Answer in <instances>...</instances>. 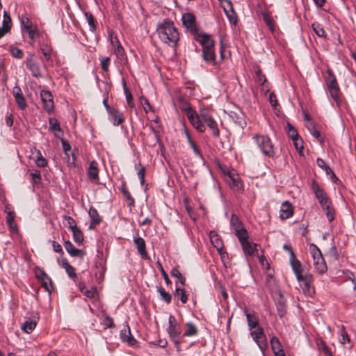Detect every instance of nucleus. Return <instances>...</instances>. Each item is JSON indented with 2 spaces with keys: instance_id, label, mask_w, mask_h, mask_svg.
<instances>
[{
  "instance_id": "32",
  "label": "nucleus",
  "mask_w": 356,
  "mask_h": 356,
  "mask_svg": "<svg viewBox=\"0 0 356 356\" xmlns=\"http://www.w3.org/2000/svg\"><path fill=\"white\" fill-rule=\"evenodd\" d=\"M245 316H246L249 330H252V329H254V327L259 326L258 318L255 316V314H249L245 312Z\"/></svg>"
},
{
  "instance_id": "48",
  "label": "nucleus",
  "mask_w": 356,
  "mask_h": 356,
  "mask_svg": "<svg viewBox=\"0 0 356 356\" xmlns=\"http://www.w3.org/2000/svg\"><path fill=\"white\" fill-rule=\"evenodd\" d=\"M49 129L54 131H60V124L58 120L55 118H49Z\"/></svg>"
},
{
  "instance_id": "12",
  "label": "nucleus",
  "mask_w": 356,
  "mask_h": 356,
  "mask_svg": "<svg viewBox=\"0 0 356 356\" xmlns=\"http://www.w3.org/2000/svg\"><path fill=\"white\" fill-rule=\"evenodd\" d=\"M40 97L43 104L44 110L50 113L54 107L53 95L49 90H42L40 91Z\"/></svg>"
},
{
  "instance_id": "9",
  "label": "nucleus",
  "mask_w": 356,
  "mask_h": 356,
  "mask_svg": "<svg viewBox=\"0 0 356 356\" xmlns=\"http://www.w3.org/2000/svg\"><path fill=\"white\" fill-rule=\"evenodd\" d=\"M182 24L188 31H190L194 36L198 33V28L196 24V17L191 13H186L182 15Z\"/></svg>"
},
{
  "instance_id": "62",
  "label": "nucleus",
  "mask_w": 356,
  "mask_h": 356,
  "mask_svg": "<svg viewBox=\"0 0 356 356\" xmlns=\"http://www.w3.org/2000/svg\"><path fill=\"white\" fill-rule=\"evenodd\" d=\"M122 194L124 195V196L127 200L128 205L129 207H134L135 201H134V199L132 197V196H131V193H129V191L128 190H124V193H122Z\"/></svg>"
},
{
  "instance_id": "6",
  "label": "nucleus",
  "mask_w": 356,
  "mask_h": 356,
  "mask_svg": "<svg viewBox=\"0 0 356 356\" xmlns=\"http://www.w3.org/2000/svg\"><path fill=\"white\" fill-rule=\"evenodd\" d=\"M250 331L254 341L257 344L260 350L264 353L268 348V342L263 328L258 326L252 330H250Z\"/></svg>"
},
{
  "instance_id": "52",
  "label": "nucleus",
  "mask_w": 356,
  "mask_h": 356,
  "mask_svg": "<svg viewBox=\"0 0 356 356\" xmlns=\"http://www.w3.org/2000/svg\"><path fill=\"white\" fill-rule=\"evenodd\" d=\"M2 26L11 29V18L6 11H4L3 13V19L2 22Z\"/></svg>"
},
{
  "instance_id": "55",
  "label": "nucleus",
  "mask_w": 356,
  "mask_h": 356,
  "mask_svg": "<svg viewBox=\"0 0 356 356\" xmlns=\"http://www.w3.org/2000/svg\"><path fill=\"white\" fill-rule=\"evenodd\" d=\"M111 58L109 57H104L101 60V67L104 72H108L110 65Z\"/></svg>"
},
{
  "instance_id": "28",
  "label": "nucleus",
  "mask_w": 356,
  "mask_h": 356,
  "mask_svg": "<svg viewBox=\"0 0 356 356\" xmlns=\"http://www.w3.org/2000/svg\"><path fill=\"white\" fill-rule=\"evenodd\" d=\"M243 250L245 254L248 255H253L255 252L257 250V244L254 243L252 244L250 241H246L241 243Z\"/></svg>"
},
{
  "instance_id": "18",
  "label": "nucleus",
  "mask_w": 356,
  "mask_h": 356,
  "mask_svg": "<svg viewBox=\"0 0 356 356\" xmlns=\"http://www.w3.org/2000/svg\"><path fill=\"white\" fill-rule=\"evenodd\" d=\"M275 304L277 314L280 317L282 318L286 314V300L280 292L278 293L277 297L275 298Z\"/></svg>"
},
{
  "instance_id": "15",
  "label": "nucleus",
  "mask_w": 356,
  "mask_h": 356,
  "mask_svg": "<svg viewBox=\"0 0 356 356\" xmlns=\"http://www.w3.org/2000/svg\"><path fill=\"white\" fill-rule=\"evenodd\" d=\"M220 3L230 22L236 23L237 18L232 1L230 0H221Z\"/></svg>"
},
{
  "instance_id": "26",
  "label": "nucleus",
  "mask_w": 356,
  "mask_h": 356,
  "mask_svg": "<svg viewBox=\"0 0 356 356\" xmlns=\"http://www.w3.org/2000/svg\"><path fill=\"white\" fill-rule=\"evenodd\" d=\"M89 216L91 219V225L90 226L92 228V226L99 225L102 221V218L99 215L98 211L96 209L90 207L88 211Z\"/></svg>"
},
{
  "instance_id": "36",
  "label": "nucleus",
  "mask_w": 356,
  "mask_h": 356,
  "mask_svg": "<svg viewBox=\"0 0 356 356\" xmlns=\"http://www.w3.org/2000/svg\"><path fill=\"white\" fill-rule=\"evenodd\" d=\"M270 343L273 353L276 352L279 353L281 352V350H283L282 346L279 339L276 337H272L270 338Z\"/></svg>"
},
{
  "instance_id": "17",
  "label": "nucleus",
  "mask_w": 356,
  "mask_h": 356,
  "mask_svg": "<svg viewBox=\"0 0 356 356\" xmlns=\"http://www.w3.org/2000/svg\"><path fill=\"white\" fill-rule=\"evenodd\" d=\"M120 339L123 342L127 343L130 346L134 347L137 344V341L132 336L128 325H127V328L120 331Z\"/></svg>"
},
{
  "instance_id": "44",
  "label": "nucleus",
  "mask_w": 356,
  "mask_h": 356,
  "mask_svg": "<svg viewBox=\"0 0 356 356\" xmlns=\"http://www.w3.org/2000/svg\"><path fill=\"white\" fill-rule=\"evenodd\" d=\"M10 52L11 55L16 58L21 59L24 56L23 51L17 48V47H15L13 45L10 46L9 47Z\"/></svg>"
},
{
  "instance_id": "56",
  "label": "nucleus",
  "mask_w": 356,
  "mask_h": 356,
  "mask_svg": "<svg viewBox=\"0 0 356 356\" xmlns=\"http://www.w3.org/2000/svg\"><path fill=\"white\" fill-rule=\"evenodd\" d=\"M188 137V142L191 146V147L193 149V152L194 154L197 156H200L201 157L202 155L200 154V152L199 151V149H197L195 143L192 140L191 138L189 136V135L187 136Z\"/></svg>"
},
{
  "instance_id": "16",
  "label": "nucleus",
  "mask_w": 356,
  "mask_h": 356,
  "mask_svg": "<svg viewBox=\"0 0 356 356\" xmlns=\"http://www.w3.org/2000/svg\"><path fill=\"white\" fill-rule=\"evenodd\" d=\"M289 261L293 271L296 275V279L300 278V276L304 275L305 273H304V270L300 261L296 259L293 252H291V257H290Z\"/></svg>"
},
{
  "instance_id": "13",
  "label": "nucleus",
  "mask_w": 356,
  "mask_h": 356,
  "mask_svg": "<svg viewBox=\"0 0 356 356\" xmlns=\"http://www.w3.org/2000/svg\"><path fill=\"white\" fill-rule=\"evenodd\" d=\"M26 66L29 69L33 76L38 78L41 77L40 66L38 63L33 59V55L29 54L26 60Z\"/></svg>"
},
{
  "instance_id": "20",
  "label": "nucleus",
  "mask_w": 356,
  "mask_h": 356,
  "mask_svg": "<svg viewBox=\"0 0 356 356\" xmlns=\"http://www.w3.org/2000/svg\"><path fill=\"white\" fill-rule=\"evenodd\" d=\"M109 119L114 126H118L124 120V115L119 110L113 108L108 113Z\"/></svg>"
},
{
  "instance_id": "53",
  "label": "nucleus",
  "mask_w": 356,
  "mask_h": 356,
  "mask_svg": "<svg viewBox=\"0 0 356 356\" xmlns=\"http://www.w3.org/2000/svg\"><path fill=\"white\" fill-rule=\"evenodd\" d=\"M310 134L315 137L318 140H322L321 138V134L320 132L316 129L314 124H311L310 126L308 127Z\"/></svg>"
},
{
  "instance_id": "23",
  "label": "nucleus",
  "mask_w": 356,
  "mask_h": 356,
  "mask_svg": "<svg viewBox=\"0 0 356 356\" xmlns=\"http://www.w3.org/2000/svg\"><path fill=\"white\" fill-rule=\"evenodd\" d=\"M292 215L293 209L291 204L287 201L283 202L280 211V217L284 220L290 218Z\"/></svg>"
},
{
  "instance_id": "58",
  "label": "nucleus",
  "mask_w": 356,
  "mask_h": 356,
  "mask_svg": "<svg viewBox=\"0 0 356 356\" xmlns=\"http://www.w3.org/2000/svg\"><path fill=\"white\" fill-rule=\"evenodd\" d=\"M139 165L140 166V168L138 170L137 175L140 179V184L143 185L145 182V168L141 165L140 163H139Z\"/></svg>"
},
{
  "instance_id": "21",
  "label": "nucleus",
  "mask_w": 356,
  "mask_h": 356,
  "mask_svg": "<svg viewBox=\"0 0 356 356\" xmlns=\"http://www.w3.org/2000/svg\"><path fill=\"white\" fill-rule=\"evenodd\" d=\"M64 248L72 257L83 258L85 255V253L81 250L76 248L70 241L64 242Z\"/></svg>"
},
{
  "instance_id": "63",
  "label": "nucleus",
  "mask_w": 356,
  "mask_h": 356,
  "mask_svg": "<svg viewBox=\"0 0 356 356\" xmlns=\"http://www.w3.org/2000/svg\"><path fill=\"white\" fill-rule=\"evenodd\" d=\"M319 349L326 355L327 356H332V353L330 350V348L327 347V346L324 342H321L319 344Z\"/></svg>"
},
{
  "instance_id": "49",
  "label": "nucleus",
  "mask_w": 356,
  "mask_h": 356,
  "mask_svg": "<svg viewBox=\"0 0 356 356\" xmlns=\"http://www.w3.org/2000/svg\"><path fill=\"white\" fill-rule=\"evenodd\" d=\"M255 74L257 81L260 84L264 85L266 81V79L265 75L262 74L261 70L259 68L255 70Z\"/></svg>"
},
{
  "instance_id": "19",
  "label": "nucleus",
  "mask_w": 356,
  "mask_h": 356,
  "mask_svg": "<svg viewBox=\"0 0 356 356\" xmlns=\"http://www.w3.org/2000/svg\"><path fill=\"white\" fill-rule=\"evenodd\" d=\"M87 175L91 181L97 182L99 181L98 164L95 161H92L90 163Z\"/></svg>"
},
{
  "instance_id": "61",
  "label": "nucleus",
  "mask_w": 356,
  "mask_h": 356,
  "mask_svg": "<svg viewBox=\"0 0 356 356\" xmlns=\"http://www.w3.org/2000/svg\"><path fill=\"white\" fill-rule=\"evenodd\" d=\"M64 218L67 220V226H68L69 229H70V230H72V229L78 227L76 226V222L73 218H72L71 216H66Z\"/></svg>"
},
{
  "instance_id": "43",
  "label": "nucleus",
  "mask_w": 356,
  "mask_h": 356,
  "mask_svg": "<svg viewBox=\"0 0 356 356\" xmlns=\"http://www.w3.org/2000/svg\"><path fill=\"white\" fill-rule=\"evenodd\" d=\"M85 16L88 23V25L90 26V30L91 31H95L96 30V22L93 17V15H92V13L89 12H86Z\"/></svg>"
},
{
  "instance_id": "64",
  "label": "nucleus",
  "mask_w": 356,
  "mask_h": 356,
  "mask_svg": "<svg viewBox=\"0 0 356 356\" xmlns=\"http://www.w3.org/2000/svg\"><path fill=\"white\" fill-rule=\"evenodd\" d=\"M103 323L104 325H105L107 327H115V324L113 323V319L108 316H105L104 320H103Z\"/></svg>"
},
{
  "instance_id": "41",
  "label": "nucleus",
  "mask_w": 356,
  "mask_h": 356,
  "mask_svg": "<svg viewBox=\"0 0 356 356\" xmlns=\"http://www.w3.org/2000/svg\"><path fill=\"white\" fill-rule=\"evenodd\" d=\"M314 32L321 38H326V34L323 26L319 23H314L312 25Z\"/></svg>"
},
{
  "instance_id": "4",
  "label": "nucleus",
  "mask_w": 356,
  "mask_h": 356,
  "mask_svg": "<svg viewBox=\"0 0 356 356\" xmlns=\"http://www.w3.org/2000/svg\"><path fill=\"white\" fill-rule=\"evenodd\" d=\"M253 139L264 155L270 158H273L275 156L273 145L268 136L264 135H256L253 137Z\"/></svg>"
},
{
  "instance_id": "30",
  "label": "nucleus",
  "mask_w": 356,
  "mask_h": 356,
  "mask_svg": "<svg viewBox=\"0 0 356 356\" xmlns=\"http://www.w3.org/2000/svg\"><path fill=\"white\" fill-rule=\"evenodd\" d=\"M321 207L322 209L325 211L328 221L332 222L335 218V212L332 207V202L322 206Z\"/></svg>"
},
{
  "instance_id": "59",
  "label": "nucleus",
  "mask_w": 356,
  "mask_h": 356,
  "mask_svg": "<svg viewBox=\"0 0 356 356\" xmlns=\"http://www.w3.org/2000/svg\"><path fill=\"white\" fill-rule=\"evenodd\" d=\"M40 156H38L35 160V164L38 167H45L47 165V160L41 155L40 152H38Z\"/></svg>"
},
{
  "instance_id": "11",
  "label": "nucleus",
  "mask_w": 356,
  "mask_h": 356,
  "mask_svg": "<svg viewBox=\"0 0 356 356\" xmlns=\"http://www.w3.org/2000/svg\"><path fill=\"white\" fill-rule=\"evenodd\" d=\"M195 40L199 42L202 49H210L214 47V40L211 35L204 33H198L194 36Z\"/></svg>"
},
{
  "instance_id": "1",
  "label": "nucleus",
  "mask_w": 356,
  "mask_h": 356,
  "mask_svg": "<svg viewBox=\"0 0 356 356\" xmlns=\"http://www.w3.org/2000/svg\"><path fill=\"white\" fill-rule=\"evenodd\" d=\"M185 111L190 122L198 131L204 132L205 131L206 127L202 122H204L212 131L215 137L219 136L220 131L217 123L207 108L200 109L199 115L191 106H188Z\"/></svg>"
},
{
  "instance_id": "8",
  "label": "nucleus",
  "mask_w": 356,
  "mask_h": 356,
  "mask_svg": "<svg viewBox=\"0 0 356 356\" xmlns=\"http://www.w3.org/2000/svg\"><path fill=\"white\" fill-rule=\"evenodd\" d=\"M297 280L299 282L305 294L312 296L314 293V288L312 285L314 278L311 273L307 272Z\"/></svg>"
},
{
  "instance_id": "7",
  "label": "nucleus",
  "mask_w": 356,
  "mask_h": 356,
  "mask_svg": "<svg viewBox=\"0 0 356 356\" xmlns=\"http://www.w3.org/2000/svg\"><path fill=\"white\" fill-rule=\"evenodd\" d=\"M225 175L226 183L234 191L240 192L243 190L242 181L235 170H228L227 172H225Z\"/></svg>"
},
{
  "instance_id": "60",
  "label": "nucleus",
  "mask_w": 356,
  "mask_h": 356,
  "mask_svg": "<svg viewBox=\"0 0 356 356\" xmlns=\"http://www.w3.org/2000/svg\"><path fill=\"white\" fill-rule=\"evenodd\" d=\"M21 22L23 27L26 29V31H29V28L33 29L35 27L33 26L32 22H30V20L27 17H23L22 19Z\"/></svg>"
},
{
  "instance_id": "39",
  "label": "nucleus",
  "mask_w": 356,
  "mask_h": 356,
  "mask_svg": "<svg viewBox=\"0 0 356 356\" xmlns=\"http://www.w3.org/2000/svg\"><path fill=\"white\" fill-rule=\"evenodd\" d=\"M175 296H177L183 304H186L188 299L185 289L178 286L175 289Z\"/></svg>"
},
{
  "instance_id": "54",
  "label": "nucleus",
  "mask_w": 356,
  "mask_h": 356,
  "mask_svg": "<svg viewBox=\"0 0 356 356\" xmlns=\"http://www.w3.org/2000/svg\"><path fill=\"white\" fill-rule=\"evenodd\" d=\"M156 264L158 266V268L159 269V270L161 271L163 277V279L165 280V282L166 283V284H171V281L170 280L169 277H168V274L166 273V272L165 271L164 268H163L161 264L159 262V261H157L156 262Z\"/></svg>"
},
{
  "instance_id": "47",
  "label": "nucleus",
  "mask_w": 356,
  "mask_h": 356,
  "mask_svg": "<svg viewBox=\"0 0 356 356\" xmlns=\"http://www.w3.org/2000/svg\"><path fill=\"white\" fill-rule=\"evenodd\" d=\"M317 165L319 168L325 170L326 175H330V172H332V169L325 163V162L320 158H318L316 160Z\"/></svg>"
},
{
  "instance_id": "57",
  "label": "nucleus",
  "mask_w": 356,
  "mask_h": 356,
  "mask_svg": "<svg viewBox=\"0 0 356 356\" xmlns=\"http://www.w3.org/2000/svg\"><path fill=\"white\" fill-rule=\"evenodd\" d=\"M34 184H39L41 181V175L39 170H35L30 174Z\"/></svg>"
},
{
  "instance_id": "25",
  "label": "nucleus",
  "mask_w": 356,
  "mask_h": 356,
  "mask_svg": "<svg viewBox=\"0 0 356 356\" xmlns=\"http://www.w3.org/2000/svg\"><path fill=\"white\" fill-rule=\"evenodd\" d=\"M202 57L207 63L215 65L216 54L214 47L210 49H202Z\"/></svg>"
},
{
  "instance_id": "50",
  "label": "nucleus",
  "mask_w": 356,
  "mask_h": 356,
  "mask_svg": "<svg viewBox=\"0 0 356 356\" xmlns=\"http://www.w3.org/2000/svg\"><path fill=\"white\" fill-rule=\"evenodd\" d=\"M15 99L20 109L24 110L26 107V100L23 94L20 96L15 97Z\"/></svg>"
},
{
  "instance_id": "40",
  "label": "nucleus",
  "mask_w": 356,
  "mask_h": 356,
  "mask_svg": "<svg viewBox=\"0 0 356 356\" xmlns=\"http://www.w3.org/2000/svg\"><path fill=\"white\" fill-rule=\"evenodd\" d=\"M71 231L72 232L73 239L74 242L78 244L82 243L84 238L81 229L79 227H76Z\"/></svg>"
},
{
  "instance_id": "2",
  "label": "nucleus",
  "mask_w": 356,
  "mask_h": 356,
  "mask_svg": "<svg viewBox=\"0 0 356 356\" xmlns=\"http://www.w3.org/2000/svg\"><path fill=\"white\" fill-rule=\"evenodd\" d=\"M156 32L160 40L169 47L175 48L179 40V33L173 22L165 19L159 24Z\"/></svg>"
},
{
  "instance_id": "3",
  "label": "nucleus",
  "mask_w": 356,
  "mask_h": 356,
  "mask_svg": "<svg viewBox=\"0 0 356 356\" xmlns=\"http://www.w3.org/2000/svg\"><path fill=\"white\" fill-rule=\"evenodd\" d=\"M326 72L327 76L325 78V85L327 92L333 101L339 104L341 103V92L337 78L330 68L327 69Z\"/></svg>"
},
{
  "instance_id": "42",
  "label": "nucleus",
  "mask_w": 356,
  "mask_h": 356,
  "mask_svg": "<svg viewBox=\"0 0 356 356\" xmlns=\"http://www.w3.org/2000/svg\"><path fill=\"white\" fill-rule=\"evenodd\" d=\"M294 147L296 149L298 152L299 154L302 155V149H303V140L302 139L298 136V137L291 138Z\"/></svg>"
},
{
  "instance_id": "45",
  "label": "nucleus",
  "mask_w": 356,
  "mask_h": 356,
  "mask_svg": "<svg viewBox=\"0 0 356 356\" xmlns=\"http://www.w3.org/2000/svg\"><path fill=\"white\" fill-rule=\"evenodd\" d=\"M123 88H124V93L126 95V99H127V104H129V106L130 107H131V108L134 107V103L133 102L131 93L129 91V90L127 88V87L126 86V83L124 80H123Z\"/></svg>"
},
{
  "instance_id": "31",
  "label": "nucleus",
  "mask_w": 356,
  "mask_h": 356,
  "mask_svg": "<svg viewBox=\"0 0 356 356\" xmlns=\"http://www.w3.org/2000/svg\"><path fill=\"white\" fill-rule=\"evenodd\" d=\"M235 234L240 241V243L248 241V234L247 230L242 226L238 225V227L235 229Z\"/></svg>"
},
{
  "instance_id": "27",
  "label": "nucleus",
  "mask_w": 356,
  "mask_h": 356,
  "mask_svg": "<svg viewBox=\"0 0 356 356\" xmlns=\"http://www.w3.org/2000/svg\"><path fill=\"white\" fill-rule=\"evenodd\" d=\"M15 213L14 211H8L6 216V222L9 226L11 232L15 233L17 232V226L15 222Z\"/></svg>"
},
{
  "instance_id": "38",
  "label": "nucleus",
  "mask_w": 356,
  "mask_h": 356,
  "mask_svg": "<svg viewBox=\"0 0 356 356\" xmlns=\"http://www.w3.org/2000/svg\"><path fill=\"white\" fill-rule=\"evenodd\" d=\"M186 326L187 327V330L184 332V336L192 337L197 334V329L193 323L188 322L186 323Z\"/></svg>"
},
{
  "instance_id": "5",
  "label": "nucleus",
  "mask_w": 356,
  "mask_h": 356,
  "mask_svg": "<svg viewBox=\"0 0 356 356\" xmlns=\"http://www.w3.org/2000/svg\"><path fill=\"white\" fill-rule=\"evenodd\" d=\"M309 250L313 258V263L315 269L320 274L324 273L327 270V265L321 250L314 243H311L309 245Z\"/></svg>"
},
{
  "instance_id": "14",
  "label": "nucleus",
  "mask_w": 356,
  "mask_h": 356,
  "mask_svg": "<svg viewBox=\"0 0 356 356\" xmlns=\"http://www.w3.org/2000/svg\"><path fill=\"white\" fill-rule=\"evenodd\" d=\"M168 325L167 331L170 339L179 337L181 334V330L175 318L172 315H170L169 316Z\"/></svg>"
},
{
  "instance_id": "29",
  "label": "nucleus",
  "mask_w": 356,
  "mask_h": 356,
  "mask_svg": "<svg viewBox=\"0 0 356 356\" xmlns=\"http://www.w3.org/2000/svg\"><path fill=\"white\" fill-rule=\"evenodd\" d=\"M210 239L213 245L216 248V250L220 253L222 250L223 245L220 236L213 232H211L210 233Z\"/></svg>"
},
{
  "instance_id": "33",
  "label": "nucleus",
  "mask_w": 356,
  "mask_h": 356,
  "mask_svg": "<svg viewBox=\"0 0 356 356\" xmlns=\"http://www.w3.org/2000/svg\"><path fill=\"white\" fill-rule=\"evenodd\" d=\"M62 266L65 268L66 273L70 278L74 280L76 277L74 268L69 264L66 259H63Z\"/></svg>"
},
{
  "instance_id": "34",
  "label": "nucleus",
  "mask_w": 356,
  "mask_h": 356,
  "mask_svg": "<svg viewBox=\"0 0 356 356\" xmlns=\"http://www.w3.org/2000/svg\"><path fill=\"white\" fill-rule=\"evenodd\" d=\"M36 326V321L34 320H26L21 325V329L26 333H31Z\"/></svg>"
},
{
  "instance_id": "51",
  "label": "nucleus",
  "mask_w": 356,
  "mask_h": 356,
  "mask_svg": "<svg viewBox=\"0 0 356 356\" xmlns=\"http://www.w3.org/2000/svg\"><path fill=\"white\" fill-rule=\"evenodd\" d=\"M286 127L288 135L291 138H293L299 136L297 130L290 123H287Z\"/></svg>"
},
{
  "instance_id": "37",
  "label": "nucleus",
  "mask_w": 356,
  "mask_h": 356,
  "mask_svg": "<svg viewBox=\"0 0 356 356\" xmlns=\"http://www.w3.org/2000/svg\"><path fill=\"white\" fill-rule=\"evenodd\" d=\"M40 51H42L44 58L49 61L51 58L52 49L48 44H42L40 45Z\"/></svg>"
},
{
  "instance_id": "22",
  "label": "nucleus",
  "mask_w": 356,
  "mask_h": 356,
  "mask_svg": "<svg viewBox=\"0 0 356 356\" xmlns=\"http://www.w3.org/2000/svg\"><path fill=\"white\" fill-rule=\"evenodd\" d=\"M111 44L114 48V53L118 56H122L124 54V48L121 45L118 37L113 33H110Z\"/></svg>"
},
{
  "instance_id": "10",
  "label": "nucleus",
  "mask_w": 356,
  "mask_h": 356,
  "mask_svg": "<svg viewBox=\"0 0 356 356\" xmlns=\"http://www.w3.org/2000/svg\"><path fill=\"white\" fill-rule=\"evenodd\" d=\"M312 188L321 207L331 202L330 199L325 193L323 189L321 188L318 184L315 181H312Z\"/></svg>"
},
{
  "instance_id": "35",
  "label": "nucleus",
  "mask_w": 356,
  "mask_h": 356,
  "mask_svg": "<svg viewBox=\"0 0 356 356\" xmlns=\"http://www.w3.org/2000/svg\"><path fill=\"white\" fill-rule=\"evenodd\" d=\"M156 291L159 293L161 299L165 301L167 304L171 302L172 296L161 286H156Z\"/></svg>"
},
{
  "instance_id": "46",
  "label": "nucleus",
  "mask_w": 356,
  "mask_h": 356,
  "mask_svg": "<svg viewBox=\"0 0 356 356\" xmlns=\"http://www.w3.org/2000/svg\"><path fill=\"white\" fill-rule=\"evenodd\" d=\"M263 19L264 22L270 30L271 32H273L275 30L274 22L271 17L267 13H263Z\"/></svg>"
},
{
  "instance_id": "24",
  "label": "nucleus",
  "mask_w": 356,
  "mask_h": 356,
  "mask_svg": "<svg viewBox=\"0 0 356 356\" xmlns=\"http://www.w3.org/2000/svg\"><path fill=\"white\" fill-rule=\"evenodd\" d=\"M134 243L137 248L138 253L143 258L147 257L146 245L145 240L141 237H134Z\"/></svg>"
}]
</instances>
